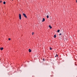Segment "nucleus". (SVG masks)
Here are the masks:
<instances>
[{
  "instance_id": "obj_11",
  "label": "nucleus",
  "mask_w": 77,
  "mask_h": 77,
  "mask_svg": "<svg viewBox=\"0 0 77 77\" xmlns=\"http://www.w3.org/2000/svg\"><path fill=\"white\" fill-rule=\"evenodd\" d=\"M47 18H49V16H48V15L47 16Z\"/></svg>"
},
{
  "instance_id": "obj_12",
  "label": "nucleus",
  "mask_w": 77,
  "mask_h": 77,
  "mask_svg": "<svg viewBox=\"0 0 77 77\" xmlns=\"http://www.w3.org/2000/svg\"><path fill=\"white\" fill-rule=\"evenodd\" d=\"M50 50H52V48L50 47Z\"/></svg>"
},
{
  "instance_id": "obj_18",
  "label": "nucleus",
  "mask_w": 77,
  "mask_h": 77,
  "mask_svg": "<svg viewBox=\"0 0 77 77\" xmlns=\"http://www.w3.org/2000/svg\"><path fill=\"white\" fill-rule=\"evenodd\" d=\"M76 2H77V0L76 1Z\"/></svg>"
},
{
  "instance_id": "obj_13",
  "label": "nucleus",
  "mask_w": 77,
  "mask_h": 77,
  "mask_svg": "<svg viewBox=\"0 0 77 77\" xmlns=\"http://www.w3.org/2000/svg\"><path fill=\"white\" fill-rule=\"evenodd\" d=\"M8 40H9V41H10V40H11V38H9Z\"/></svg>"
},
{
  "instance_id": "obj_6",
  "label": "nucleus",
  "mask_w": 77,
  "mask_h": 77,
  "mask_svg": "<svg viewBox=\"0 0 77 77\" xmlns=\"http://www.w3.org/2000/svg\"><path fill=\"white\" fill-rule=\"evenodd\" d=\"M49 27H50V29H52V27H51V26H50V25H49Z\"/></svg>"
},
{
  "instance_id": "obj_9",
  "label": "nucleus",
  "mask_w": 77,
  "mask_h": 77,
  "mask_svg": "<svg viewBox=\"0 0 77 77\" xmlns=\"http://www.w3.org/2000/svg\"><path fill=\"white\" fill-rule=\"evenodd\" d=\"M5 4H6V2H3V4H4V5H5Z\"/></svg>"
},
{
  "instance_id": "obj_15",
  "label": "nucleus",
  "mask_w": 77,
  "mask_h": 77,
  "mask_svg": "<svg viewBox=\"0 0 77 77\" xmlns=\"http://www.w3.org/2000/svg\"><path fill=\"white\" fill-rule=\"evenodd\" d=\"M33 34H34V33L32 32V35H33Z\"/></svg>"
},
{
  "instance_id": "obj_17",
  "label": "nucleus",
  "mask_w": 77,
  "mask_h": 77,
  "mask_svg": "<svg viewBox=\"0 0 77 77\" xmlns=\"http://www.w3.org/2000/svg\"><path fill=\"white\" fill-rule=\"evenodd\" d=\"M43 60L44 61V59H43Z\"/></svg>"
},
{
  "instance_id": "obj_5",
  "label": "nucleus",
  "mask_w": 77,
  "mask_h": 77,
  "mask_svg": "<svg viewBox=\"0 0 77 77\" xmlns=\"http://www.w3.org/2000/svg\"><path fill=\"white\" fill-rule=\"evenodd\" d=\"M29 53H30L31 52V49H29Z\"/></svg>"
},
{
  "instance_id": "obj_4",
  "label": "nucleus",
  "mask_w": 77,
  "mask_h": 77,
  "mask_svg": "<svg viewBox=\"0 0 77 77\" xmlns=\"http://www.w3.org/2000/svg\"><path fill=\"white\" fill-rule=\"evenodd\" d=\"M1 50H3V48H0Z\"/></svg>"
},
{
  "instance_id": "obj_16",
  "label": "nucleus",
  "mask_w": 77,
  "mask_h": 77,
  "mask_svg": "<svg viewBox=\"0 0 77 77\" xmlns=\"http://www.w3.org/2000/svg\"><path fill=\"white\" fill-rule=\"evenodd\" d=\"M59 35H62V34L61 33H60Z\"/></svg>"
},
{
  "instance_id": "obj_8",
  "label": "nucleus",
  "mask_w": 77,
  "mask_h": 77,
  "mask_svg": "<svg viewBox=\"0 0 77 77\" xmlns=\"http://www.w3.org/2000/svg\"><path fill=\"white\" fill-rule=\"evenodd\" d=\"M60 31V30H58L57 31V32H58V33H59Z\"/></svg>"
},
{
  "instance_id": "obj_10",
  "label": "nucleus",
  "mask_w": 77,
  "mask_h": 77,
  "mask_svg": "<svg viewBox=\"0 0 77 77\" xmlns=\"http://www.w3.org/2000/svg\"><path fill=\"white\" fill-rule=\"evenodd\" d=\"M58 56V55H57V54H56V56H55V57H57Z\"/></svg>"
},
{
  "instance_id": "obj_7",
  "label": "nucleus",
  "mask_w": 77,
  "mask_h": 77,
  "mask_svg": "<svg viewBox=\"0 0 77 77\" xmlns=\"http://www.w3.org/2000/svg\"><path fill=\"white\" fill-rule=\"evenodd\" d=\"M54 38H56V35H54Z\"/></svg>"
},
{
  "instance_id": "obj_3",
  "label": "nucleus",
  "mask_w": 77,
  "mask_h": 77,
  "mask_svg": "<svg viewBox=\"0 0 77 77\" xmlns=\"http://www.w3.org/2000/svg\"><path fill=\"white\" fill-rule=\"evenodd\" d=\"M44 21H45V18H43V20H42V22H44Z\"/></svg>"
},
{
  "instance_id": "obj_1",
  "label": "nucleus",
  "mask_w": 77,
  "mask_h": 77,
  "mask_svg": "<svg viewBox=\"0 0 77 77\" xmlns=\"http://www.w3.org/2000/svg\"><path fill=\"white\" fill-rule=\"evenodd\" d=\"M23 15L24 16V17H25V18H27V16H26V14L23 13Z\"/></svg>"
},
{
  "instance_id": "obj_14",
  "label": "nucleus",
  "mask_w": 77,
  "mask_h": 77,
  "mask_svg": "<svg viewBox=\"0 0 77 77\" xmlns=\"http://www.w3.org/2000/svg\"><path fill=\"white\" fill-rule=\"evenodd\" d=\"M2 1L1 0L0 1V3H2Z\"/></svg>"
},
{
  "instance_id": "obj_19",
  "label": "nucleus",
  "mask_w": 77,
  "mask_h": 77,
  "mask_svg": "<svg viewBox=\"0 0 77 77\" xmlns=\"http://www.w3.org/2000/svg\"><path fill=\"white\" fill-rule=\"evenodd\" d=\"M12 0V1H13V0Z\"/></svg>"
},
{
  "instance_id": "obj_2",
  "label": "nucleus",
  "mask_w": 77,
  "mask_h": 77,
  "mask_svg": "<svg viewBox=\"0 0 77 77\" xmlns=\"http://www.w3.org/2000/svg\"><path fill=\"white\" fill-rule=\"evenodd\" d=\"M19 17L20 20H21V15L20 14H19Z\"/></svg>"
}]
</instances>
